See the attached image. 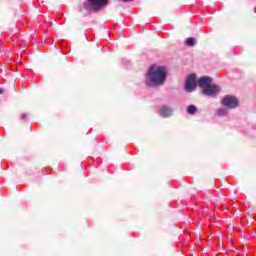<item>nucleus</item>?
<instances>
[{"label": "nucleus", "mask_w": 256, "mask_h": 256, "mask_svg": "<svg viewBox=\"0 0 256 256\" xmlns=\"http://www.w3.org/2000/svg\"><path fill=\"white\" fill-rule=\"evenodd\" d=\"M196 41L195 38L190 37L186 39V45H188V47H193V45H195Z\"/></svg>", "instance_id": "nucleus-7"}, {"label": "nucleus", "mask_w": 256, "mask_h": 256, "mask_svg": "<svg viewBox=\"0 0 256 256\" xmlns=\"http://www.w3.org/2000/svg\"><path fill=\"white\" fill-rule=\"evenodd\" d=\"M0 95H3V89H0Z\"/></svg>", "instance_id": "nucleus-10"}, {"label": "nucleus", "mask_w": 256, "mask_h": 256, "mask_svg": "<svg viewBox=\"0 0 256 256\" xmlns=\"http://www.w3.org/2000/svg\"><path fill=\"white\" fill-rule=\"evenodd\" d=\"M21 119H27V114H22Z\"/></svg>", "instance_id": "nucleus-9"}, {"label": "nucleus", "mask_w": 256, "mask_h": 256, "mask_svg": "<svg viewBox=\"0 0 256 256\" xmlns=\"http://www.w3.org/2000/svg\"><path fill=\"white\" fill-rule=\"evenodd\" d=\"M187 111L190 115H195V113L197 112V107H195V105H190L188 106Z\"/></svg>", "instance_id": "nucleus-6"}, {"label": "nucleus", "mask_w": 256, "mask_h": 256, "mask_svg": "<svg viewBox=\"0 0 256 256\" xmlns=\"http://www.w3.org/2000/svg\"><path fill=\"white\" fill-rule=\"evenodd\" d=\"M122 1H124V3H127V1H131V0H122Z\"/></svg>", "instance_id": "nucleus-11"}, {"label": "nucleus", "mask_w": 256, "mask_h": 256, "mask_svg": "<svg viewBox=\"0 0 256 256\" xmlns=\"http://www.w3.org/2000/svg\"><path fill=\"white\" fill-rule=\"evenodd\" d=\"M217 114L220 116V117H223V115H227V109L225 108H221L217 111Z\"/></svg>", "instance_id": "nucleus-8"}, {"label": "nucleus", "mask_w": 256, "mask_h": 256, "mask_svg": "<svg viewBox=\"0 0 256 256\" xmlns=\"http://www.w3.org/2000/svg\"><path fill=\"white\" fill-rule=\"evenodd\" d=\"M213 79L209 76L201 77L197 80V76L195 74H190L186 79L185 90L188 93H192L198 87H201L202 93L209 97H213L219 93V86L215 84H211Z\"/></svg>", "instance_id": "nucleus-1"}, {"label": "nucleus", "mask_w": 256, "mask_h": 256, "mask_svg": "<svg viewBox=\"0 0 256 256\" xmlns=\"http://www.w3.org/2000/svg\"><path fill=\"white\" fill-rule=\"evenodd\" d=\"M173 114V109H171L169 106H162L159 110V115L161 117H171Z\"/></svg>", "instance_id": "nucleus-5"}, {"label": "nucleus", "mask_w": 256, "mask_h": 256, "mask_svg": "<svg viewBox=\"0 0 256 256\" xmlns=\"http://www.w3.org/2000/svg\"><path fill=\"white\" fill-rule=\"evenodd\" d=\"M222 105L228 107L229 109H235L239 105V100L235 96L226 95L222 99Z\"/></svg>", "instance_id": "nucleus-4"}, {"label": "nucleus", "mask_w": 256, "mask_h": 256, "mask_svg": "<svg viewBox=\"0 0 256 256\" xmlns=\"http://www.w3.org/2000/svg\"><path fill=\"white\" fill-rule=\"evenodd\" d=\"M109 3V0H88V3H84V9H89V7L93 11H99V9L106 7Z\"/></svg>", "instance_id": "nucleus-3"}, {"label": "nucleus", "mask_w": 256, "mask_h": 256, "mask_svg": "<svg viewBox=\"0 0 256 256\" xmlns=\"http://www.w3.org/2000/svg\"><path fill=\"white\" fill-rule=\"evenodd\" d=\"M167 79V69L163 66L153 65L146 76L150 85H163Z\"/></svg>", "instance_id": "nucleus-2"}]
</instances>
